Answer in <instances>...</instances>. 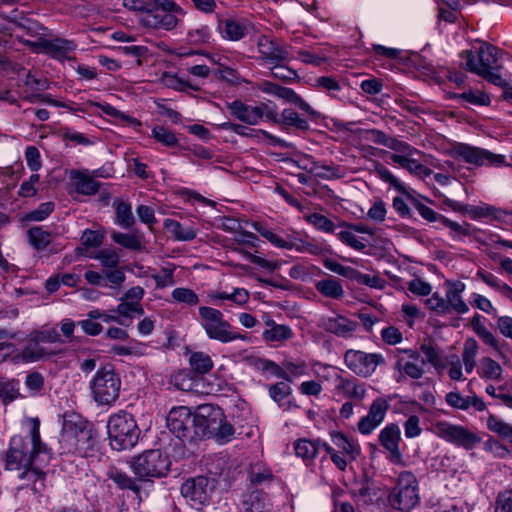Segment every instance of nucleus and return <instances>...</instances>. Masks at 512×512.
I'll use <instances>...</instances> for the list:
<instances>
[{"label": "nucleus", "mask_w": 512, "mask_h": 512, "mask_svg": "<svg viewBox=\"0 0 512 512\" xmlns=\"http://www.w3.org/2000/svg\"><path fill=\"white\" fill-rule=\"evenodd\" d=\"M72 179L75 191L82 195H94L99 191L101 186V183L93 177L80 172L74 173Z\"/></svg>", "instance_id": "obj_33"}, {"label": "nucleus", "mask_w": 512, "mask_h": 512, "mask_svg": "<svg viewBox=\"0 0 512 512\" xmlns=\"http://www.w3.org/2000/svg\"><path fill=\"white\" fill-rule=\"evenodd\" d=\"M164 228L178 241H191L197 236L196 230L193 227H184L174 219H165Z\"/></svg>", "instance_id": "obj_36"}, {"label": "nucleus", "mask_w": 512, "mask_h": 512, "mask_svg": "<svg viewBox=\"0 0 512 512\" xmlns=\"http://www.w3.org/2000/svg\"><path fill=\"white\" fill-rule=\"evenodd\" d=\"M502 372L501 366L489 357H484L480 361L478 374L483 378L497 379Z\"/></svg>", "instance_id": "obj_47"}, {"label": "nucleus", "mask_w": 512, "mask_h": 512, "mask_svg": "<svg viewBox=\"0 0 512 512\" xmlns=\"http://www.w3.org/2000/svg\"><path fill=\"white\" fill-rule=\"evenodd\" d=\"M270 329L263 332L262 336L266 341H284L293 335L289 326L276 324L273 320L266 322Z\"/></svg>", "instance_id": "obj_40"}, {"label": "nucleus", "mask_w": 512, "mask_h": 512, "mask_svg": "<svg viewBox=\"0 0 512 512\" xmlns=\"http://www.w3.org/2000/svg\"><path fill=\"white\" fill-rule=\"evenodd\" d=\"M289 246L288 249L294 247L299 252H307L312 255H321L325 251L324 247L315 240H300L299 243H290Z\"/></svg>", "instance_id": "obj_60"}, {"label": "nucleus", "mask_w": 512, "mask_h": 512, "mask_svg": "<svg viewBox=\"0 0 512 512\" xmlns=\"http://www.w3.org/2000/svg\"><path fill=\"white\" fill-rule=\"evenodd\" d=\"M174 301L184 303L188 306H196L199 303L198 295L189 288L178 287L171 294Z\"/></svg>", "instance_id": "obj_50"}, {"label": "nucleus", "mask_w": 512, "mask_h": 512, "mask_svg": "<svg viewBox=\"0 0 512 512\" xmlns=\"http://www.w3.org/2000/svg\"><path fill=\"white\" fill-rule=\"evenodd\" d=\"M381 445L390 452L392 461H400L402 455L399 450L400 428L396 424L387 425L379 434Z\"/></svg>", "instance_id": "obj_25"}, {"label": "nucleus", "mask_w": 512, "mask_h": 512, "mask_svg": "<svg viewBox=\"0 0 512 512\" xmlns=\"http://www.w3.org/2000/svg\"><path fill=\"white\" fill-rule=\"evenodd\" d=\"M331 438L333 444L338 448V452L345 455L349 461H354L360 454V446L353 439L348 438L341 432H332Z\"/></svg>", "instance_id": "obj_31"}, {"label": "nucleus", "mask_w": 512, "mask_h": 512, "mask_svg": "<svg viewBox=\"0 0 512 512\" xmlns=\"http://www.w3.org/2000/svg\"><path fill=\"white\" fill-rule=\"evenodd\" d=\"M487 426L490 431L496 433L500 438L508 440L510 444L512 443V427L509 424L494 415H490L487 420Z\"/></svg>", "instance_id": "obj_45"}, {"label": "nucleus", "mask_w": 512, "mask_h": 512, "mask_svg": "<svg viewBox=\"0 0 512 512\" xmlns=\"http://www.w3.org/2000/svg\"><path fill=\"white\" fill-rule=\"evenodd\" d=\"M461 57L465 68L470 72L497 86H506L505 79L499 73L503 65V52L499 48L483 43L475 53L472 50H465L461 53Z\"/></svg>", "instance_id": "obj_2"}, {"label": "nucleus", "mask_w": 512, "mask_h": 512, "mask_svg": "<svg viewBox=\"0 0 512 512\" xmlns=\"http://www.w3.org/2000/svg\"><path fill=\"white\" fill-rule=\"evenodd\" d=\"M374 171L376 175L383 180L384 182L389 183L391 186L396 188L398 191L402 192L406 195V198L408 200V203L414 207L422 218L427 220L428 222H435L440 221L441 217H444L443 215L438 214L430 207L423 204L417 197L410 194L404 184H402L384 165L375 162L374 164Z\"/></svg>", "instance_id": "obj_11"}, {"label": "nucleus", "mask_w": 512, "mask_h": 512, "mask_svg": "<svg viewBox=\"0 0 512 512\" xmlns=\"http://www.w3.org/2000/svg\"><path fill=\"white\" fill-rule=\"evenodd\" d=\"M434 430L440 438L461 446L465 449H472L480 439L463 426L453 425L446 421H439L434 425Z\"/></svg>", "instance_id": "obj_14"}, {"label": "nucleus", "mask_w": 512, "mask_h": 512, "mask_svg": "<svg viewBox=\"0 0 512 512\" xmlns=\"http://www.w3.org/2000/svg\"><path fill=\"white\" fill-rule=\"evenodd\" d=\"M115 207V224L124 229H130L135 224V218L132 213L131 204L121 199H116L113 203Z\"/></svg>", "instance_id": "obj_35"}, {"label": "nucleus", "mask_w": 512, "mask_h": 512, "mask_svg": "<svg viewBox=\"0 0 512 512\" xmlns=\"http://www.w3.org/2000/svg\"><path fill=\"white\" fill-rule=\"evenodd\" d=\"M217 28L224 39L238 41L245 36V26L233 19L219 20Z\"/></svg>", "instance_id": "obj_34"}, {"label": "nucleus", "mask_w": 512, "mask_h": 512, "mask_svg": "<svg viewBox=\"0 0 512 512\" xmlns=\"http://www.w3.org/2000/svg\"><path fill=\"white\" fill-rule=\"evenodd\" d=\"M465 289L463 282L457 281L448 283V290L446 292L445 304L447 306V313L455 311L459 314L467 313L468 305L463 301L461 293Z\"/></svg>", "instance_id": "obj_26"}, {"label": "nucleus", "mask_w": 512, "mask_h": 512, "mask_svg": "<svg viewBox=\"0 0 512 512\" xmlns=\"http://www.w3.org/2000/svg\"><path fill=\"white\" fill-rule=\"evenodd\" d=\"M171 461L169 456L159 449L146 450L130 461V468L138 480L150 481L168 475Z\"/></svg>", "instance_id": "obj_5"}, {"label": "nucleus", "mask_w": 512, "mask_h": 512, "mask_svg": "<svg viewBox=\"0 0 512 512\" xmlns=\"http://www.w3.org/2000/svg\"><path fill=\"white\" fill-rule=\"evenodd\" d=\"M62 470L70 478L81 482L87 491L96 485L97 477L89 469L87 459L79 457L72 461H65Z\"/></svg>", "instance_id": "obj_19"}, {"label": "nucleus", "mask_w": 512, "mask_h": 512, "mask_svg": "<svg viewBox=\"0 0 512 512\" xmlns=\"http://www.w3.org/2000/svg\"><path fill=\"white\" fill-rule=\"evenodd\" d=\"M162 12H164V10L154 9L151 6V10H146L145 14L142 16L141 23L149 28L161 29Z\"/></svg>", "instance_id": "obj_62"}, {"label": "nucleus", "mask_w": 512, "mask_h": 512, "mask_svg": "<svg viewBox=\"0 0 512 512\" xmlns=\"http://www.w3.org/2000/svg\"><path fill=\"white\" fill-rule=\"evenodd\" d=\"M231 115L247 125H256L261 119V110L258 106H250L240 100H234L227 105Z\"/></svg>", "instance_id": "obj_23"}, {"label": "nucleus", "mask_w": 512, "mask_h": 512, "mask_svg": "<svg viewBox=\"0 0 512 512\" xmlns=\"http://www.w3.org/2000/svg\"><path fill=\"white\" fill-rule=\"evenodd\" d=\"M269 510L267 495L258 489L243 494L239 504L240 512H268Z\"/></svg>", "instance_id": "obj_24"}, {"label": "nucleus", "mask_w": 512, "mask_h": 512, "mask_svg": "<svg viewBox=\"0 0 512 512\" xmlns=\"http://www.w3.org/2000/svg\"><path fill=\"white\" fill-rule=\"evenodd\" d=\"M278 97L297 106L303 114L315 118L318 113L298 95L293 89L281 86Z\"/></svg>", "instance_id": "obj_37"}, {"label": "nucleus", "mask_w": 512, "mask_h": 512, "mask_svg": "<svg viewBox=\"0 0 512 512\" xmlns=\"http://www.w3.org/2000/svg\"><path fill=\"white\" fill-rule=\"evenodd\" d=\"M107 432L110 446L117 451L133 448L140 436V430L133 415L126 411H120L109 417Z\"/></svg>", "instance_id": "obj_4"}, {"label": "nucleus", "mask_w": 512, "mask_h": 512, "mask_svg": "<svg viewBox=\"0 0 512 512\" xmlns=\"http://www.w3.org/2000/svg\"><path fill=\"white\" fill-rule=\"evenodd\" d=\"M52 459L51 450L41 441L39 422L33 421L25 434L14 435L10 439L5 455L7 470L20 471L32 465L48 466Z\"/></svg>", "instance_id": "obj_1"}, {"label": "nucleus", "mask_w": 512, "mask_h": 512, "mask_svg": "<svg viewBox=\"0 0 512 512\" xmlns=\"http://www.w3.org/2000/svg\"><path fill=\"white\" fill-rule=\"evenodd\" d=\"M305 219L312 224L316 229L326 233H333L335 230L334 223L326 216L320 213H311L305 216Z\"/></svg>", "instance_id": "obj_52"}, {"label": "nucleus", "mask_w": 512, "mask_h": 512, "mask_svg": "<svg viewBox=\"0 0 512 512\" xmlns=\"http://www.w3.org/2000/svg\"><path fill=\"white\" fill-rule=\"evenodd\" d=\"M279 126L282 129L294 128L300 131L309 130L308 120L291 108L283 109L280 114Z\"/></svg>", "instance_id": "obj_32"}, {"label": "nucleus", "mask_w": 512, "mask_h": 512, "mask_svg": "<svg viewBox=\"0 0 512 512\" xmlns=\"http://www.w3.org/2000/svg\"><path fill=\"white\" fill-rule=\"evenodd\" d=\"M346 366L361 377L371 376L378 365L385 363V359L378 353H366L360 350H348L344 355Z\"/></svg>", "instance_id": "obj_13"}, {"label": "nucleus", "mask_w": 512, "mask_h": 512, "mask_svg": "<svg viewBox=\"0 0 512 512\" xmlns=\"http://www.w3.org/2000/svg\"><path fill=\"white\" fill-rule=\"evenodd\" d=\"M283 371L286 374V377H283L284 380L291 382L293 378L302 376L306 373L307 365L304 361H292V360H284L282 362Z\"/></svg>", "instance_id": "obj_48"}, {"label": "nucleus", "mask_w": 512, "mask_h": 512, "mask_svg": "<svg viewBox=\"0 0 512 512\" xmlns=\"http://www.w3.org/2000/svg\"><path fill=\"white\" fill-rule=\"evenodd\" d=\"M209 296L212 300H230L237 305H244L249 300V292L244 288H235L232 293L215 292Z\"/></svg>", "instance_id": "obj_44"}, {"label": "nucleus", "mask_w": 512, "mask_h": 512, "mask_svg": "<svg viewBox=\"0 0 512 512\" xmlns=\"http://www.w3.org/2000/svg\"><path fill=\"white\" fill-rule=\"evenodd\" d=\"M198 440L212 437L218 442L226 443L232 440L234 427L227 422L223 410L212 404L200 405L194 413Z\"/></svg>", "instance_id": "obj_3"}, {"label": "nucleus", "mask_w": 512, "mask_h": 512, "mask_svg": "<svg viewBox=\"0 0 512 512\" xmlns=\"http://www.w3.org/2000/svg\"><path fill=\"white\" fill-rule=\"evenodd\" d=\"M97 444L98 441L91 428L78 435V439L70 445V450L79 453L81 458L86 459L89 456H93L98 450Z\"/></svg>", "instance_id": "obj_29"}, {"label": "nucleus", "mask_w": 512, "mask_h": 512, "mask_svg": "<svg viewBox=\"0 0 512 512\" xmlns=\"http://www.w3.org/2000/svg\"><path fill=\"white\" fill-rule=\"evenodd\" d=\"M187 37H188V41L194 45L208 43L211 38L210 29L206 25H202L200 27L193 28V29L189 30Z\"/></svg>", "instance_id": "obj_58"}, {"label": "nucleus", "mask_w": 512, "mask_h": 512, "mask_svg": "<svg viewBox=\"0 0 512 512\" xmlns=\"http://www.w3.org/2000/svg\"><path fill=\"white\" fill-rule=\"evenodd\" d=\"M21 41L34 52H46L53 58H64L76 49V44L67 39H46L39 37L36 41L26 40L21 36Z\"/></svg>", "instance_id": "obj_15"}, {"label": "nucleus", "mask_w": 512, "mask_h": 512, "mask_svg": "<svg viewBox=\"0 0 512 512\" xmlns=\"http://www.w3.org/2000/svg\"><path fill=\"white\" fill-rule=\"evenodd\" d=\"M153 137L160 143L168 147L178 145V139L175 134L163 126H156L152 129Z\"/></svg>", "instance_id": "obj_55"}, {"label": "nucleus", "mask_w": 512, "mask_h": 512, "mask_svg": "<svg viewBox=\"0 0 512 512\" xmlns=\"http://www.w3.org/2000/svg\"><path fill=\"white\" fill-rule=\"evenodd\" d=\"M28 237L31 245L38 250L46 248L52 240L51 233L40 226L30 228Z\"/></svg>", "instance_id": "obj_43"}, {"label": "nucleus", "mask_w": 512, "mask_h": 512, "mask_svg": "<svg viewBox=\"0 0 512 512\" xmlns=\"http://www.w3.org/2000/svg\"><path fill=\"white\" fill-rule=\"evenodd\" d=\"M494 512H512V491L506 490L499 493L495 501Z\"/></svg>", "instance_id": "obj_64"}, {"label": "nucleus", "mask_w": 512, "mask_h": 512, "mask_svg": "<svg viewBox=\"0 0 512 512\" xmlns=\"http://www.w3.org/2000/svg\"><path fill=\"white\" fill-rule=\"evenodd\" d=\"M257 46L261 58L266 62L278 64L290 59L289 47L287 45L265 35L258 38Z\"/></svg>", "instance_id": "obj_17"}, {"label": "nucleus", "mask_w": 512, "mask_h": 512, "mask_svg": "<svg viewBox=\"0 0 512 512\" xmlns=\"http://www.w3.org/2000/svg\"><path fill=\"white\" fill-rule=\"evenodd\" d=\"M420 351L425 356V359L421 360L422 365H424L425 362H428L435 368L443 366L441 355L434 345L423 343L420 346Z\"/></svg>", "instance_id": "obj_53"}, {"label": "nucleus", "mask_w": 512, "mask_h": 512, "mask_svg": "<svg viewBox=\"0 0 512 512\" xmlns=\"http://www.w3.org/2000/svg\"><path fill=\"white\" fill-rule=\"evenodd\" d=\"M120 388L121 379L110 365L98 369L90 381L92 397L100 405L114 403L119 397Z\"/></svg>", "instance_id": "obj_7"}, {"label": "nucleus", "mask_w": 512, "mask_h": 512, "mask_svg": "<svg viewBox=\"0 0 512 512\" xmlns=\"http://www.w3.org/2000/svg\"><path fill=\"white\" fill-rule=\"evenodd\" d=\"M446 403L455 409L468 410L473 407L476 411H483L486 408L484 401L477 396H463L458 391H451L445 396Z\"/></svg>", "instance_id": "obj_28"}, {"label": "nucleus", "mask_w": 512, "mask_h": 512, "mask_svg": "<svg viewBox=\"0 0 512 512\" xmlns=\"http://www.w3.org/2000/svg\"><path fill=\"white\" fill-rule=\"evenodd\" d=\"M269 396L281 407V402L292 393V388L285 382L273 384L268 389Z\"/></svg>", "instance_id": "obj_59"}, {"label": "nucleus", "mask_w": 512, "mask_h": 512, "mask_svg": "<svg viewBox=\"0 0 512 512\" xmlns=\"http://www.w3.org/2000/svg\"><path fill=\"white\" fill-rule=\"evenodd\" d=\"M54 209V202H44L41 203L36 209L28 212L24 219L27 221H43L54 211Z\"/></svg>", "instance_id": "obj_54"}, {"label": "nucleus", "mask_w": 512, "mask_h": 512, "mask_svg": "<svg viewBox=\"0 0 512 512\" xmlns=\"http://www.w3.org/2000/svg\"><path fill=\"white\" fill-rule=\"evenodd\" d=\"M111 238L115 243L126 249L133 251H140L142 249L141 239L135 234H126L114 231L111 234Z\"/></svg>", "instance_id": "obj_46"}, {"label": "nucleus", "mask_w": 512, "mask_h": 512, "mask_svg": "<svg viewBox=\"0 0 512 512\" xmlns=\"http://www.w3.org/2000/svg\"><path fill=\"white\" fill-rule=\"evenodd\" d=\"M318 326L328 333L338 337H350L358 328V323L341 314L334 316H323Z\"/></svg>", "instance_id": "obj_18"}, {"label": "nucleus", "mask_w": 512, "mask_h": 512, "mask_svg": "<svg viewBox=\"0 0 512 512\" xmlns=\"http://www.w3.org/2000/svg\"><path fill=\"white\" fill-rule=\"evenodd\" d=\"M91 429V425L77 414H67L64 416L62 426L63 440L71 445L78 435Z\"/></svg>", "instance_id": "obj_22"}, {"label": "nucleus", "mask_w": 512, "mask_h": 512, "mask_svg": "<svg viewBox=\"0 0 512 512\" xmlns=\"http://www.w3.org/2000/svg\"><path fill=\"white\" fill-rule=\"evenodd\" d=\"M47 355L44 348L40 346V343L29 334L26 344L21 351L22 359L26 362H35Z\"/></svg>", "instance_id": "obj_38"}, {"label": "nucleus", "mask_w": 512, "mask_h": 512, "mask_svg": "<svg viewBox=\"0 0 512 512\" xmlns=\"http://www.w3.org/2000/svg\"><path fill=\"white\" fill-rule=\"evenodd\" d=\"M311 171L314 175L321 179H339L342 177L341 169L339 166L314 163Z\"/></svg>", "instance_id": "obj_49"}, {"label": "nucleus", "mask_w": 512, "mask_h": 512, "mask_svg": "<svg viewBox=\"0 0 512 512\" xmlns=\"http://www.w3.org/2000/svg\"><path fill=\"white\" fill-rule=\"evenodd\" d=\"M200 325L212 340L221 343H228L235 340H249L245 334L233 330L231 324L224 319L223 313L215 308L208 306L199 307Z\"/></svg>", "instance_id": "obj_6"}, {"label": "nucleus", "mask_w": 512, "mask_h": 512, "mask_svg": "<svg viewBox=\"0 0 512 512\" xmlns=\"http://www.w3.org/2000/svg\"><path fill=\"white\" fill-rule=\"evenodd\" d=\"M106 476L109 480H111L119 489L121 490H130L137 497L140 495L141 487L138 478H132L126 472L116 468L110 467L106 472Z\"/></svg>", "instance_id": "obj_27"}, {"label": "nucleus", "mask_w": 512, "mask_h": 512, "mask_svg": "<svg viewBox=\"0 0 512 512\" xmlns=\"http://www.w3.org/2000/svg\"><path fill=\"white\" fill-rule=\"evenodd\" d=\"M232 250L242 254L246 259H248L251 263L256 264L262 268H265L269 271H274L277 267L276 263L268 261L262 257L251 254L250 252L244 250L239 246H232Z\"/></svg>", "instance_id": "obj_61"}, {"label": "nucleus", "mask_w": 512, "mask_h": 512, "mask_svg": "<svg viewBox=\"0 0 512 512\" xmlns=\"http://www.w3.org/2000/svg\"><path fill=\"white\" fill-rule=\"evenodd\" d=\"M323 265H324L325 268H327L331 272H333L335 274H338L340 276H343L345 278H348L350 280L353 279L354 274H355V272L357 270V269L352 268L350 266H344V265L340 264L339 262H337V261H335L333 259H330V258L325 259L323 261Z\"/></svg>", "instance_id": "obj_57"}, {"label": "nucleus", "mask_w": 512, "mask_h": 512, "mask_svg": "<svg viewBox=\"0 0 512 512\" xmlns=\"http://www.w3.org/2000/svg\"><path fill=\"white\" fill-rule=\"evenodd\" d=\"M171 384L182 391H190L193 389V380L186 372H178L171 378Z\"/></svg>", "instance_id": "obj_63"}, {"label": "nucleus", "mask_w": 512, "mask_h": 512, "mask_svg": "<svg viewBox=\"0 0 512 512\" xmlns=\"http://www.w3.org/2000/svg\"><path fill=\"white\" fill-rule=\"evenodd\" d=\"M419 500L417 478L412 472H401L389 495L391 505L401 511L409 512L419 503Z\"/></svg>", "instance_id": "obj_8"}, {"label": "nucleus", "mask_w": 512, "mask_h": 512, "mask_svg": "<svg viewBox=\"0 0 512 512\" xmlns=\"http://www.w3.org/2000/svg\"><path fill=\"white\" fill-rule=\"evenodd\" d=\"M46 467L32 465L21 469L22 472L19 474V478L23 483L18 487V490L29 487L34 494L42 495L46 488V472L44 471Z\"/></svg>", "instance_id": "obj_21"}, {"label": "nucleus", "mask_w": 512, "mask_h": 512, "mask_svg": "<svg viewBox=\"0 0 512 512\" xmlns=\"http://www.w3.org/2000/svg\"><path fill=\"white\" fill-rule=\"evenodd\" d=\"M388 408L389 404L385 399H375L369 408L368 414L358 422V430L364 435L370 434L383 422Z\"/></svg>", "instance_id": "obj_20"}, {"label": "nucleus", "mask_w": 512, "mask_h": 512, "mask_svg": "<svg viewBox=\"0 0 512 512\" xmlns=\"http://www.w3.org/2000/svg\"><path fill=\"white\" fill-rule=\"evenodd\" d=\"M454 153L465 162L477 166L500 165L504 161V156L502 155L463 143L457 144L454 147Z\"/></svg>", "instance_id": "obj_16"}, {"label": "nucleus", "mask_w": 512, "mask_h": 512, "mask_svg": "<svg viewBox=\"0 0 512 512\" xmlns=\"http://www.w3.org/2000/svg\"><path fill=\"white\" fill-rule=\"evenodd\" d=\"M319 445V441L299 439L295 442L294 449L296 455L308 463L311 462L316 457Z\"/></svg>", "instance_id": "obj_39"}, {"label": "nucleus", "mask_w": 512, "mask_h": 512, "mask_svg": "<svg viewBox=\"0 0 512 512\" xmlns=\"http://www.w3.org/2000/svg\"><path fill=\"white\" fill-rule=\"evenodd\" d=\"M389 355L394 360L393 369L400 377L420 379L424 375V366L419 364L420 354L417 350L396 348L389 351Z\"/></svg>", "instance_id": "obj_12"}, {"label": "nucleus", "mask_w": 512, "mask_h": 512, "mask_svg": "<svg viewBox=\"0 0 512 512\" xmlns=\"http://www.w3.org/2000/svg\"><path fill=\"white\" fill-rule=\"evenodd\" d=\"M315 289L324 297L339 300L344 297L345 291L341 281L336 277H326L315 283Z\"/></svg>", "instance_id": "obj_30"}, {"label": "nucleus", "mask_w": 512, "mask_h": 512, "mask_svg": "<svg viewBox=\"0 0 512 512\" xmlns=\"http://www.w3.org/2000/svg\"><path fill=\"white\" fill-rule=\"evenodd\" d=\"M247 361L250 363V365L254 366L258 370L269 372L281 379L286 377V374L283 371V365L279 366L271 360L251 356L247 358Z\"/></svg>", "instance_id": "obj_41"}, {"label": "nucleus", "mask_w": 512, "mask_h": 512, "mask_svg": "<svg viewBox=\"0 0 512 512\" xmlns=\"http://www.w3.org/2000/svg\"><path fill=\"white\" fill-rule=\"evenodd\" d=\"M216 487L215 479L206 476H197L187 479L181 485V494L191 507L200 509L210 501Z\"/></svg>", "instance_id": "obj_10"}, {"label": "nucleus", "mask_w": 512, "mask_h": 512, "mask_svg": "<svg viewBox=\"0 0 512 512\" xmlns=\"http://www.w3.org/2000/svg\"><path fill=\"white\" fill-rule=\"evenodd\" d=\"M166 420L169 431L183 443H192L198 440L196 418L188 407L172 408Z\"/></svg>", "instance_id": "obj_9"}, {"label": "nucleus", "mask_w": 512, "mask_h": 512, "mask_svg": "<svg viewBox=\"0 0 512 512\" xmlns=\"http://www.w3.org/2000/svg\"><path fill=\"white\" fill-rule=\"evenodd\" d=\"M337 388L343 390L348 396L362 399L365 395V389L357 385L353 380L345 379L341 376L337 377Z\"/></svg>", "instance_id": "obj_51"}, {"label": "nucleus", "mask_w": 512, "mask_h": 512, "mask_svg": "<svg viewBox=\"0 0 512 512\" xmlns=\"http://www.w3.org/2000/svg\"><path fill=\"white\" fill-rule=\"evenodd\" d=\"M125 273L120 269H108L104 270V282L107 283V287L118 292L125 281Z\"/></svg>", "instance_id": "obj_56"}, {"label": "nucleus", "mask_w": 512, "mask_h": 512, "mask_svg": "<svg viewBox=\"0 0 512 512\" xmlns=\"http://www.w3.org/2000/svg\"><path fill=\"white\" fill-rule=\"evenodd\" d=\"M189 363L192 370L198 374H206L213 368L211 357L204 352H194L190 355Z\"/></svg>", "instance_id": "obj_42"}]
</instances>
